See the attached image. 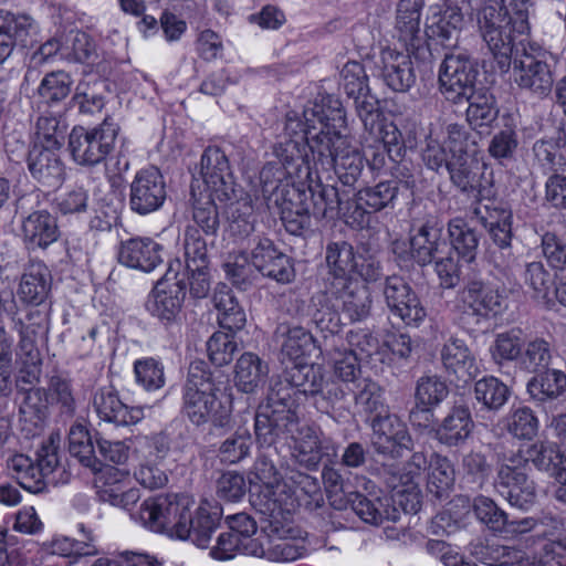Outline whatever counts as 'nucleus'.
Listing matches in <instances>:
<instances>
[{"label":"nucleus","instance_id":"52","mask_svg":"<svg viewBox=\"0 0 566 566\" xmlns=\"http://www.w3.org/2000/svg\"><path fill=\"white\" fill-rule=\"evenodd\" d=\"M566 390V375L557 369H548L533 377L527 384V391L537 401L544 402L558 398Z\"/></svg>","mask_w":566,"mask_h":566},{"label":"nucleus","instance_id":"28","mask_svg":"<svg viewBox=\"0 0 566 566\" xmlns=\"http://www.w3.org/2000/svg\"><path fill=\"white\" fill-rule=\"evenodd\" d=\"M93 406L98 418L116 426L136 424L144 418V408L127 407L112 387L99 388L93 397Z\"/></svg>","mask_w":566,"mask_h":566},{"label":"nucleus","instance_id":"25","mask_svg":"<svg viewBox=\"0 0 566 566\" xmlns=\"http://www.w3.org/2000/svg\"><path fill=\"white\" fill-rule=\"evenodd\" d=\"M251 263L262 275L280 283H290L295 276L291 258L268 238H260L251 250Z\"/></svg>","mask_w":566,"mask_h":566},{"label":"nucleus","instance_id":"33","mask_svg":"<svg viewBox=\"0 0 566 566\" xmlns=\"http://www.w3.org/2000/svg\"><path fill=\"white\" fill-rule=\"evenodd\" d=\"M421 6V0H400L397 7V38L408 51L412 52L424 50L420 33Z\"/></svg>","mask_w":566,"mask_h":566},{"label":"nucleus","instance_id":"63","mask_svg":"<svg viewBox=\"0 0 566 566\" xmlns=\"http://www.w3.org/2000/svg\"><path fill=\"white\" fill-rule=\"evenodd\" d=\"M468 102L467 119L473 128L488 127L497 117V109L494 107L492 96L472 93Z\"/></svg>","mask_w":566,"mask_h":566},{"label":"nucleus","instance_id":"39","mask_svg":"<svg viewBox=\"0 0 566 566\" xmlns=\"http://www.w3.org/2000/svg\"><path fill=\"white\" fill-rule=\"evenodd\" d=\"M474 422L469 408L455 406L434 430L436 439L447 447H459L472 434Z\"/></svg>","mask_w":566,"mask_h":566},{"label":"nucleus","instance_id":"23","mask_svg":"<svg viewBox=\"0 0 566 566\" xmlns=\"http://www.w3.org/2000/svg\"><path fill=\"white\" fill-rule=\"evenodd\" d=\"M420 51L406 52L386 48L381 50L376 67L384 83L394 92H408L416 83V72L411 54L419 55Z\"/></svg>","mask_w":566,"mask_h":566},{"label":"nucleus","instance_id":"12","mask_svg":"<svg viewBox=\"0 0 566 566\" xmlns=\"http://www.w3.org/2000/svg\"><path fill=\"white\" fill-rule=\"evenodd\" d=\"M479 30L494 67L501 73L509 72L516 50L525 43L523 40L516 42L515 34L520 33L514 28L513 17L493 6L485 7L479 15Z\"/></svg>","mask_w":566,"mask_h":566},{"label":"nucleus","instance_id":"35","mask_svg":"<svg viewBox=\"0 0 566 566\" xmlns=\"http://www.w3.org/2000/svg\"><path fill=\"white\" fill-rule=\"evenodd\" d=\"M463 27V14L457 6L446 4L427 19V35L438 40L443 46L453 48L458 43Z\"/></svg>","mask_w":566,"mask_h":566},{"label":"nucleus","instance_id":"32","mask_svg":"<svg viewBox=\"0 0 566 566\" xmlns=\"http://www.w3.org/2000/svg\"><path fill=\"white\" fill-rule=\"evenodd\" d=\"M546 520L548 530L544 531L543 535L547 541L533 555L523 552L520 566H563L566 562V539L554 538L563 530L564 524L555 517Z\"/></svg>","mask_w":566,"mask_h":566},{"label":"nucleus","instance_id":"55","mask_svg":"<svg viewBox=\"0 0 566 566\" xmlns=\"http://www.w3.org/2000/svg\"><path fill=\"white\" fill-rule=\"evenodd\" d=\"M397 195L396 181H380L375 186L363 188L356 193L357 207L377 212L391 205Z\"/></svg>","mask_w":566,"mask_h":566},{"label":"nucleus","instance_id":"19","mask_svg":"<svg viewBox=\"0 0 566 566\" xmlns=\"http://www.w3.org/2000/svg\"><path fill=\"white\" fill-rule=\"evenodd\" d=\"M447 243L442 240V230L436 226L422 224L409 241H395L392 244L394 253L401 261L413 260L419 265H427L438 259L447 249Z\"/></svg>","mask_w":566,"mask_h":566},{"label":"nucleus","instance_id":"2","mask_svg":"<svg viewBox=\"0 0 566 566\" xmlns=\"http://www.w3.org/2000/svg\"><path fill=\"white\" fill-rule=\"evenodd\" d=\"M528 462L555 479L566 480V453L555 442L537 441L526 449L525 455L518 451L504 457L497 467L494 488L511 506L524 511L536 501L535 483L526 472Z\"/></svg>","mask_w":566,"mask_h":566},{"label":"nucleus","instance_id":"60","mask_svg":"<svg viewBox=\"0 0 566 566\" xmlns=\"http://www.w3.org/2000/svg\"><path fill=\"white\" fill-rule=\"evenodd\" d=\"M472 509L476 518L490 531L502 533L506 531L509 517L494 500L485 495H478L473 499Z\"/></svg>","mask_w":566,"mask_h":566},{"label":"nucleus","instance_id":"9","mask_svg":"<svg viewBox=\"0 0 566 566\" xmlns=\"http://www.w3.org/2000/svg\"><path fill=\"white\" fill-rule=\"evenodd\" d=\"M60 438L53 434L39 448L35 460L19 453L8 460V468L14 474L19 484L31 493H41L49 485H56L59 479L55 473L64 472L60 467L59 446Z\"/></svg>","mask_w":566,"mask_h":566},{"label":"nucleus","instance_id":"43","mask_svg":"<svg viewBox=\"0 0 566 566\" xmlns=\"http://www.w3.org/2000/svg\"><path fill=\"white\" fill-rule=\"evenodd\" d=\"M427 469L428 492L437 499L448 497L455 481V471L450 459L439 453H432Z\"/></svg>","mask_w":566,"mask_h":566},{"label":"nucleus","instance_id":"29","mask_svg":"<svg viewBox=\"0 0 566 566\" xmlns=\"http://www.w3.org/2000/svg\"><path fill=\"white\" fill-rule=\"evenodd\" d=\"M222 515L221 507L211 505L209 502H202L195 511L186 510V528L188 535L175 533L179 539H190L198 547H207L212 533L216 531Z\"/></svg>","mask_w":566,"mask_h":566},{"label":"nucleus","instance_id":"18","mask_svg":"<svg viewBox=\"0 0 566 566\" xmlns=\"http://www.w3.org/2000/svg\"><path fill=\"white\" fill-rule=\"evenodd\" d=\"M384 296L390 313L405 325L418 327L424 322L427 310L417 293L402 277L388 276Z\"/></svg>","mask_w":566,"mask_h":566},{"label":"nucleus","instance_id":"26","mask_svg":"<svg viewBox=\"0 0 566 566\" xmlns=\"http://www.w3.org/2000/svg\"><path fill=\"white\" fill-rule=\"evenodd\" d=\"M460 308L464 314L481 318L499 315L503 310L502 297L499 292L481 281H470L459 293Z\"/></svg>","mask_w":566,"mask_h":566},{"label":"nucleus","instance_id":"47","mask_svg":"<svg viewBox=\"0 0 566 566\" xmlns=\"http://www.w3.org/2000/svg\"><path fill=\"white\" fill-rule=\"evenodd\" d=\"M17 325H19L17 331L20 337L17 359L29 369L27 376H22V380L32 384L40 374V352L35 344V332L22 319H18Z\"/></svg>","mask_w":566,"mask_h":566},{"label":"nucleus","instance_id":"22","mask_svg":"<svg viewBox=\"0 0 566 566\" xmlns=\"http://www.w3.org/2000/svg\"><path fill=\"white\" fill-rule=\"evenodd\" d=\"M166 200V185L154 167L139 170L130 184L129 206L138 214L158 210Z\"/></svg>","mask_w":566,"mask_h":566},{"label":"nucleus","instance_id":"49","mask_svg":"<svg viewBox=\"0 0 566 566\" xmlns=\"http://www.w3.org/2000/svg\"><path fill=\"white\" fill-rule=\"evenodd\" d=\"M448 233L452 249L465 262H472L476 256L479 238L462 218H453L448 223Z\"/></svg>","mask_w":566,"mask_h":566},{"label":"nucleus","instance_id":"46","mask_svg":"<svg viewBox=\"0 0 566 566\" xmlns=\"http://www.w3.org/2000/svg\"><path fill=\"white\" fill-rule=\"evenodd\" d=\"M356 250L345 241L332 242L326 248V263L328 266V282L331 281H354L350 277L355 269Z\"/></svg>","mask_w":566,"mask_h":566},{"label":"nucleus","instance_id":"21","mask_svg":"<svg viewBox=\"0 0 566 566\" xmlns=\"http://www.w3.org/2000/svg\"><path fill=\"white\" fill-rule=\"evenodd\" d=\"M326 301L337 302V307L352 321L359 322L369 316L373 297L369 287L358 281H331L326 285Z\"/></svg>","mask_w":566,"mask_h":566},{"label":"nucleus","instance_id":"64","mask_svg":"<svg viewBox=\"0 0 566 566\" xmlns=\"http://www.w3.org/2000/svg\"><path fill=\"white\" fill-rule=\"evenodd\" d=\"M539 421L528 407L512 410L506 417L507 431L517 439L532 440L538 431Z\"/></svg>","mask_w":566,"mask_h":566},{"label":"nucleus","instance_id":"62","mask_svg":"<svg viewBox=\"0 0 566 566\" xmlns=\"http://www.w3.org/2000/svg\"><path fill=\"white\" fill-rule=\"evenodd\" d=\"M98 82L81 81L75 87L72 103L83 115H95L105 106V97L98 93Z\"/></svg>","mask_w":566,"mask_h":566},{"label":"nucleus","instance_id":"41","mask_svg":"<svg viewBox=\"0 0 566 566\" xmlns=\"http://www.w3.org/2000/svg\"><path fill=\"white\" fill-rule=\"evenodd\" d=\"M354 480L355 492L344 502L343 509L349 506L364 522L373 525H379L385 520H389L390 516L387 511L382 510V503L378 497L373 501L360 493V489L371 493L375 488L374 482L363 475H356Z\"/></svg>","mask_w":566,"mask_h":566},{"label":"nucleus","instance_id":"38","mask_svg":"<svg viewBox=\"0 0 566 566\" xmlns=\"http://www.w3.org/2000/svg\"><path fill=\"white\" fill-rule=\"evenodd\" d=\"M270 367L254 353H243L234 366V385L244 394H255L268 381Z\"/></svg>","mask_w":566,"mask_h":566},{"label":"nucleus","instance_id":"3","mask_svg":"<svg viewBox=\"0 0 566 566\" xmlns=\"http://www.w3.org/2000/svg\"><path fill=\"white\" fill-rule=\"evenodd\" d=\"M326 106L323 130L312 132L313 167L316 172L334 170L343 185L353 186L364 169V156L353 139L343 134L346 115L342 102L327 95Z\"/></svg>","mask_w":566,"mask_h":566},{"label":"nucleus","instance_id":"45","mask_svg":"<svg viewBox=\"0 0 566 566\" xmlns=\"http://www.w3.org/2000/svg\"><path fill=\"white\" fill-rule=\"evenodd\" d=\"M81 539L70 537H55L50 543L43 544L45 552L63 557L67 556H93L98 553L96 537L93 532L83 524L80 525Z\"/></svg>","mask_w":566,"mask_h":566},{"label":"nucleus","instance_id":"57","mask_svg":"<svg viewBox=\"0 0 566 566\" xmlns=\"http://www.w3.org/2000/svg\"><path fill=\"white\" fill-rule=\"evenodd\" d=\"M356 388L355 401L364 412L374 418L389 411L385 402L384 389L376 381L364 378L357 382Z\"/></svg>","mask_w":566,"mask_h":566},{"label":"nucleus","instance_id":"4","mask_svg":"<svg viewBox=\"0 0 566 566\" xmlns=\"http://www.w3.org/2000/svg\"><path fill=\"white\" fill-rule=\"evenodd\" d=\"M202 187L197 191L219 202L226 209L230 229L238 235H249L254 230L252 200L238 188L230 170L229 160L219 147H208L201 156Z\"/></svg>","mask_w":566,"mask_h":566},{"label":"nucleus","instance_id":"7","mask_svg":"<svg viewBox=\"0 0 566 566\" xmlns=\"http://www.w3.org/2000/svg\"><path fill=\"white\" fill-rule=\"evenodd\" d=\"M212 373L205 361H192L182 389V412L196 426L211 422L214 427L230 424L232 407L219 395Z\"/></svg>","mask_w":566,"mask_h":566},{"label":"nucleus","instance_id":"20","mask_svg":"<svg viewBox=\"0 0 566 566\" xmlns=\"http://www.w3.org/2000/svg\"><path fill=\"white\" fill-rule=\"evenodd\" d=\"M134 446L142 457L134 471L136 481L149 490L164 488L168 482V475L161 467L167 451L165 444L156 437H138Z\"/></svg>","mask_w":566,"mask_h":566},{"label":"nucleus","instance_id":"44","mask_svg":"<svg viewBox=\"0 0 566 566\" xmlns=\"http://www.w3.org/2000/svg\"><path fill=\"white\" fill-rule=\"evenodd\" d=\"M565 146L566 132L563 127H558L553 136L537 140L533 146V151L542 168L558 171L566 166L563 155Z\"/></svg>","mask_w":566,"mask_h":566},{"label":"nucleus","instance_id":"13","mask_svg":"<svg viewBox=\"0 0 566 566\" xmlns=\"http://www.w3.org/2000/svg\"><path fill=\"white\" fill-rule=\"evenodd\" d=\"M481 224L488 230L494 244L489 249V259L502 272H506L514 262L511 251L512 211L502 202L488 200L479 202L474 209Z\"/></svg>","mask_w":566,"mask_h":566},{"label":"nucleus","instance_id":"15","mask_svg":"<svg viewBox=\"0 0 566 566\" xmlns=\"http://www.w3.org/2000/svg\"><path fill=\"white\" fill-rule=\"evenodd\" d=\"M180 260L169 263L165 275L148 296V312L166 323L176 322L180 315L187 291V274L181 272Z\"/></svg>","mask_w":566,"mask_h":566},{"label":"nucleus","instance_id":"11","mask_svg":"<svg viewBox=\"0 0 566 566\" xmlns=\"http://www.w3.org/2000/svg\"><path fill=\"white\" fill-rule=\"evenodd\" d=\"M323 369L318 365L294 361L286 366L282 375L270 379L266 403L260 410L274 408L293 409V396L296 392L315 396L322 390Z\"/></svg>","mask_w":566,"mask_h":566},{"label":"nucleus","instance_id":"14","mask_svg":"<svg viewBox=\"0 0 566 566\" xmlns=\"http://www.w3.org/2000/svg\"><path fill=\"white\" fill-rule=\"evenodd\" d=\"M195 506V500L186 494H161L145 500L138 511V518L155 532L188 535L186 510Z\"/></svg>","mask_w":566,"mask_h":566},{"label":"nucleus","instance_id":"27","mask_svg":"<svg viewBox=\"0 0 566 566\" xmlns=\"http://www.w3.org/2000/svg\"><path fill=\"white\" fill-rule=\"evenodd\" d=\"M38 31V24L30 15L0 10V64L10 56L15 44H31Z\"/></svg>","mask_w":566,"mask_h":566},{"label":"nucleus","instance_id":"10","mask_svg":"<svg viewBox=\"0 0 566 566\" xmlns=\"http://www.w3.org/2000/svg\"><path fill=\"white\" fill-rule=\"evenodd\" d=\"M118 132L119 126L111 116L93 127L74 126L67 142L74 164L84 168L104 164L115 148Z\"/></svg>","mask_w":566,"mask_h":566},{"label":"nucleus","instance_id":"8","mask_svg":"<svg viewBox=\"0 0 566 566\" xmlns=\"http://www.w3.org/2000/svg\"><path fill=\"white\" fill-rule=\"evenodd\" d=\"M556 56L542 46L521 43L512 57L513 81L522 90L535 96H547L554 86Z\"/></svg>","mask_w":566,"mask_h":566},{"label":"nucleus","instance_id":"31","mask_svg":"<svg viewBox=\"0 0 566 566\" xmlns=\"http://www.w3.org/2000/svg\"><path fill=\"white\" fill-rule=\"evenodd\" d=\"M546 520L548 530L544 531L543 535L547 541L533 555L523 552L520 566H563L566 562V539L554 538L563 530L564 524L555 517Z\"/></svg>","mask_w":566,"mask_h":566},{"label":"nucleus","instance_id":"36","mask_svg":"<svg viewBox=\"0 0 566 566\" xmlns=\"http://www.w3.org/2000/svg\"><path fill=\"white\" fill-rule=\"evenodd\" d=\"M428 459L422 452H415L411 458L398 470H392L389 468L388 473L390 478L388 479V484L392 489H397L398 486L406 488L402 491H398V493H408L410 495L411 502L410 507H403L406 512H417L420 507V501L418 497V493L413 492L421 479L422 472L428 467Z\"/></svg>","mask_w":566,"mask_h":566},{"label":"nucleus","instance_id":"51","mask_svg":"<svg viewBox=\"0 0 566 566\" xmlns=\"http://www.w3.org/2000/svg\"><path fill=\"white\" fill-rule=\"evenodd\" d=\"M218 310L219 324L229 331L241 329L245 324V313L232 291L227 286L219 289L213 296Z\"/></svg>","mask_w":566,"mask_h":566},{"label":"nucleus","instance_id":"58","mask_svg":"<svg viewBox=\"0 0 566 566\" xmlns=\"http://www.w3.org/2000/svg\"><path fill=\"white\" fill-rule=\"evenodd\" d=\"M186 269L181 272L203 274L207 264V243L195 227H187L184 238Z\"/></svg>","mask_w":566,"mask_h":566},{"label":"nucleus","instance_id":"34","mask_svg":"<svg viewBox=\"0 0 566 566\" xmlns=\"http://www.w3.org/2000/svg\"><path fill=\"white\" fill-rule=\"evenodd\" d=\"M57 150L33 147L28 159V167L32 177L51 188L59 187L65 178V166Z\"/></svg>","mask_w":566,"mask_h":566},{"label":"nucleus","instance_id":"30","mask_svg":"<svg viewBox=\"0 0 566 566\" xmlns=\"http://www.w3.org/2000/svg\"><path fill=\"white\" fill-rule=\"evenodd\" d=\"M163 247L149 238H134L122 242L118 261L143 272L154 271L163 262Z\"/></svg>","mask_w":566,"mask_h":566},{"label":"nucleus","instance_id":"17","mask_svg":"<svg viewBox=\"0 0 566 566\" xmlns=\"http://www.w3.org/2000/svg\"><path fill=\"white\" fill-rule=\"evenodd\" d=\"M250 496L252 505L268 517L275 532L279 531L277 525L287 521L296 506L294 491L281 479L259 485V489L251 490Z\"/></svg>","mask_w":566,"mask_h":566},{"label":"nucleus","instance_id":"54","mask_svg":"<svg viewBox=\"0 0 566 566\" xmlns=\"http://www.w3.org/2000/svg\"><path fill=\"white\" fill-rule=\"evenodd\" d=\"M479 164L470 156L451 158L447 171L451 182L462 192H474L481 186Z\"/></svg>","mask_w":566,"mask_h":566},{"label":"nucleus","instance_id":"5","mask_svg":"<svg viewBox=\"0 0 566 566\" xmlns=\"http://www.w3.org/2000/svg\"><path fill=\"white\" fill-rule=\"evenodd\" d=\"M338 189L332 185L315 182L280 188L275 197L285 229L292 234H302L323 219H334L339 211Z\"/></svg>","mask_w":566,"mask_h":566},{"label":"nucleus","instance_id":"42","mask_svg":"<svg viewBox=\"0 0 566 566\" xmlns=\"http://www.w3.org/2000/svg\"><path fill=\"white\" fill-rule=\"evenodd\" d=\"M22 237L32 249H45L60 237L56 219L45 210L30 213L22 222Z\"/></svg>","mask_w":566,"mask_h":566},{"label":"nucleus","instance_id":"1","mask_svg":"<svg viewBox=\"0 0 566 566\" xmlns=\"http://www.w3.org/2000/svg\"><path fill=\"white\" fill-rule=\"evenodd\" d=\"M256 441L261 447L287 446L292 459L307 470H317L324 460L337 455L332 438L315 424L301 422L294 409L259 410L254 419Z\"/></svg>","mask_w":566,"mask_h":566},{"label":"nucleus","instance_id":"53","mask_svg":"<svg viewBox=\"0 0 566 566\" xmlns=\"http://www.w3.org/2000/svg\"><path fill=\"white\" fill-rule=\"evenodd\" d=\"M379 139L376 140V145L371 146L374 153L371 154V166L379 168L385 164V154H387L392 160L399 158L403 153L402 136L396 125L392 123L378 127Z\"/></svg>","mask_w":566,"mask_h":566},{"label":"nucleus","instance_id":"6","mask_svg":"<svg viewBox=\"0 0 566 566\" xmlns=\"http://www.w3.org/2000/svg\"><path fill=\"white\" fill-rule=\"evenodd\" d=\"M327 96L306 106L302 117L295 112H289L285 117L284 128L279 135L277 142L273 146V155L282 165L293 174L298 176L302 168L306 170V176L311 175L313 167L312 155V132L323 130L327 113Z\"/></svg>","mask_w":566,"mask_h":566},{"label":"nucleus","instance_id":"56","mask_svg":"<svg viewBox=\"0 0 566 566\" xmlns=\"http://www.w3.org/2000/svg\"><path fill=\"white\" fill-rule=\"evenodd\" d=\"M192 219L196 224L207 234L216 235L219 229L218 203L203 191H197L192 186Z\"/></svg>","mask_w":566,"mask_h":566},{"label":"nucleus","instance_id":"59","mask_svg":"<svg viewBox=\"0 0 566 566\" xmlns=\"http://www.w3.org/2000/svg\"><path fill=\"white\" fill-rule=\"evenodd\" d=\"M474 397L486 409L496 411L506 403L510 390L496 377H483L474 385Z\"/></svg>","mask_w":566,"mask_h":566},{"label":"nucleus","instance_id":"48","mask_svg":"<svg viewBox=\"0 0 566 566\" xmlns=\"http://www.w3.org/2000/svg\"><path fill=\"white\" fill-rule=\"evenodd\" d=\"M470 553L478 562L488 566H520L523 557V551L483 542L473 543Z\"/></svg>","mask_w":566,"mask_h":566},{"label":"nucleus","instance_id":"24","mask_svg":"<svg viewBox=\"0 0 566 566\" xmlns=\"http://www.w3.org/2000/svg\"><path fill=\"white\" fill-rule=\"evenodd\" d=\"M373 446L377 453L389 458L401 457L403 449H409L411 437L407 426L396 415L386 413L371 419Z\"/></svg>","mask_w":566,"mask_h":566},{"label":"nucleus","instance_id":"37","mask_svg":"<svg viewBox=\"0 0 566 566\" xmlns=\"http://www.w3.org/2000/svg\"><path fill=\"white\" fill-rule=\"evenodd\" d=\"M440 358L449 374L464 381L479 373L475 356L463 339L449 338L440 350Z\"/></svg>","mask_w":566,"mask_h":566},{"label":"nucleus","instance_id":"61","mask_svg":"<svg viewBox=\"0 0 566 566\" xmlns=\"http://www.w3.org/2000/svg\"><path fill=\"white\" fill-rule=\"evenodd\" d=\"M449 394L447 384L437 376L421 377L416 388L417 407L421 411H429L430 408L442 402Z\"/></svg>","mask_w":566,"mask_h":566},{"label":"nucleus","instance_id":"40","mask_svg":"<svg viewBox=\"0 0 566 566\" xmlns=\"http://www.w3.org/2000/svg\"><path fill=\"white\" fill-rule=\"evenodd\" d=\"M51 283L49 268L41 261H32L21 276L18 295L27 304L39 305L48 297Z\"/></svg>","mask_w":566,"mask_h":566},{"label":"nucleus","instance_id":"16","mask_svg":"<svg viewBox=\"0 0 566 566\" xmlns=\"http://www.w3.org/2000/svg\"><path fill=\"white\" fill-rule=\"evenodd\" d=\"M478 69L464 52L446 54L439 70V86L444 98L454 104L469 101L474 93Z\"/></svg>","mask_w":566,"mask_h":566},{"label":"nucleus","instance_id":"50","mask_svg":"<svg viewBox=\"0 0 566 566\" xmlns=\"http://www.w3.org/2000/svg\"><path fill=\"white\" fill-rule=\"evenodd\" d=\"M229 531L234 533L243 542V554L260 556L264 554V543L260 537H254L258 533L256 522L245 513H237L226 518Z\"/></svg>","mask_w":566,"mask_h":566}]
</instances>
